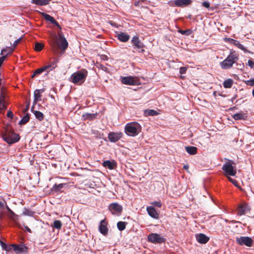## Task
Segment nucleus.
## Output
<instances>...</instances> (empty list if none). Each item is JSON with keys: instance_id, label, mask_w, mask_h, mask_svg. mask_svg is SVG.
I'll return each instance as SVG.
<instances>
[{"instance_id": "obj_19", "label": "nucleus", "mask_w": 254, "mask_h": 254, "mask_svg": "<svg viewBox=\"0 0 254 254\" xmlns=\"http://www.w3.org/2000/svg\"><path fill=\"white\" fill-rule=\"evenodd\" d=\"M191 0H175V5L179 7L188 5L190 4Z\"/></svg>"}, {"instance_id": "obj_44", "label": "nucleus", "mask_w": 254, "mask_h": 254, "mask_svg": "<svg viewBox=\"0 0 254 254\" xmlns=\"http://www.w3.org/2000/svg\"><path fill=\"white\" fill-rule=\"evenodd\" d=\"M187 70V67H181L180 68V73L181 74H185L186 72V71Z\"/></svg>"}, {"instance_id": "obj_20", "label": "nucleus", "mask_w": 254, "mask_h": 254, "mask_svg": "<svg viewBox=\"0 0 254 254\" xmlns=\"http://www.w3.org/2000/svg\"><path fill=\"white\" fill-rule=\"evenodd\" d=\"M13 250L16 253H23L26 250V247L21 245L12 244Z\"/></svg>"}, {"instance_id": "obj_46", "label": "nucleus", "mask_w": 254, "mask_h": 254, "mask_svg": "<svg viewBox=\"0 0 254 254\" xmlns=\"http://www.w3.org/2000/svg\"><path fill=\"white\" fill-rule=\"evenodd\" d=\"M7 55L4 56L2 55L1 57H0V67H1L3 62H4V60L6 58Z\"/></svg>"}, {"instance_id": "obj_48", "label": "nucleus", "mask_w": 254, "mask_h": 254, "mask_svg": "<svg viewBox=\"0 0 254 254\" xmlns=\"http://www.w3.org/2000/svg\"><path fill=\"white\" fill-rule=\"evenodd\" d=\"M6 208L7 211H8V212L10 214V215H11L10 217H11L12 216L15 215L14 213L11 210V209L7 205H6Z\"/></svg>"}, {"instance_id": "obj_53", "label": "nucleus", "mask_w": 254, "mask_h": 254, "mask_svg": "<svg viewBox=\"0 0 254 254\" xmlns=\"http://www.w3.org/2000/svg\"><path fill=\"white\" fill-rule=\"evenodd\" d=\"M180 33H181L182 34H187V35H188L189 34V33H187L188 31H185V30H180Z\"/></svg>"}, {"instance_id": "obj_10", "label": "nucleus", "mask_w": 254, "mask_h": 254, "mask_svg": "<svg viewBox=\"0 0 254 254\" xmlns=\"http://www.w3.org/2000/svg\"><path fill=\"white\" fill-rule=\"evenodd\" d=\"M122 83L128 85H135L138 82V80L136 77L129 76L121 77Z\"/></svg>"}, {"instance_id": "obj_38", "label": "nucleus", "mask_w": 254, "mask_h": 254, "mask_svg": "<svg viewBox=\"0 0 254 254\" xmlns=\"http://www.w3.org/2000/svg\"><path fill=\"white\" fill-rule=\"evenodd\" d=\"M44 46V45L43 43H36L35 45L34 49L37 52H40L43 49Z\"/></svg>"}, {"instance_id": "obj_40", "label": "nucleus", "mask_w": 254, "mask_h": 254, "mask_svg": "<svg viewBox=\"0 0 254 254\" xmlns=\"http://www.w3.org/2000/svg\"><path fill=\"white\" fill-rule=\"evenodd\" d=\"M34 212L31 211L30 209L24 208V210L23 212V214L24 215L27 216H32L33 215Z\"/></svg>"}, {"instance_id": "obj_24", "label": "nucleus", "mask_w": 254, "mask_h": 254, "mask_svg": "<svg viewBox=\"0 0 254 254\" xmlns=\"http://www.w3.org/2000/svg\"><path fill=\"white\" fill-rule=\"evenodd\" d=\"M44 17L45 19V20L47 21H49L51 23L53 24H55L56 25L59 26V23L56 21V20L53 17L51 16V15L44 13L43 14Z\"/></svg>"}, {"instance_id": "obj_54", "label": "nucleus", "mask_w": 254, "mask_h": 254, "mask_svg": "<svg viewBox=\"0 0 254 254\" xmlns=\"http://www.w3.org/2000/svg\"><path fill=\"white\" fill-rule=\"evenodd\" d=\"M25 229L29 232L31 233V229L27 226H25Z\"/></svg>"}, {"instance_id": "obj_47", "label": "nucleus", "mask_w": 254, "mask_h": 254, "mask_svg": "<svg viewBox=\"0 0 254 254\" xmlns=\"http://www.w3.org/2000/svg\"><path fill=\"white\" fill-rule=\"evenodd\" d=\"M248 65L251 67L253 68L254 66V62L251 60H249L248 62Z\"/></svg>"}, {"instance_id": "obj_18", "label": "nucleus", "mask_w": 254, "mask_h": 254, "mask_svg": "<svg viewBox=\"0 0 254 254\" xmlns=\"http://www.w3.org/2000/svg\"><path fill=\"white\" fill-rule=\"evenodd\" d=\"M195 237L197 242L200 244H205L209 240V238L202 233L196 234Z\"/></svg>"}, {"instance_id": "obj_35", "label": "nucleus", "mask_w": 254, "mask_h": 254, "mask_svg": "<svg viewBox=\"0 0 254 254\" xmlns=\"http://www.w3.org/2000/svg\"><path fill=\"white\" fill-rule=\"evenodd\" d=\"M144 114L147 116H156L158 115L157 111L154 110L148 109L144 111Z\"/></svg>"}, {"instance_id": "obj_45", "label": "nucleus", "mask_w": 254, "mask_h": 254, "mask_svg": "<svg viewBox=\"0 0 254 254\" xmlns=\"http://www.w3.org/2000/svg\"><path fill=\"white\" fill-rule=\"evenodd\" d=\"M228 178L229 181L230 182H231L234 185H235V186H237L238 182L236 180L232 179L230 177H228Z\"/></svg>"}, {"instance_id": "obj_32", "label": "nucleus", "mask_w": 254, "mask_h": 254, "mask_svg": "<svg viewBox=\"0 0 254 254\" xmlns=\"http://www.w3.org/2000/svg\"><path fill=\"white\" fill-rule=\"evenodd\" d=\"M30 119V115L27 114L26 115H25L22 119L19 121V125H24L26 124Z\"/></svg>"}, {"instance_id": "obj_8", "label": "nucleus", "mask_w": 254, "mask_h": 254, "mask_svg": "<svg viewBox=\"0 0 254 254\" xmlns=\"http://www.w3.org/2000/svg\"><path fill=\"white\" fill-rule=\"evenodd\" d=\"M236 241L237 244L241 246H246L248 247H251L253 244V240L249 237H236Z\"/></svg>"}, {"instance_id": "obj_12", "label": "nucleus", "mask_w": 254, "mask_h": 254, "mask_svg": "<svg viewBox=\"0 0 254 254\" xmlns=\"http://www.w3.org/2000/svg\"><path fill=\"white\" fill-rule=\"evenodd\" d=\"M109 210L113 214H120L122 211V206L118 203H111L109 206Z\"/></svg>"}, {"instance_id": "obj_23", "label": "nucleus", "mask_w": 254, "mask_h": 254, "mask_svg": "<svg viewBox=\"0 0 254 254\" xmlns=\"http://www.w3.org/2000/svg\"><path fill=\"white\" fill-rule=\"evenodd\" d=\"M34 106H33L31 108V111L34 114L36 118L39 121H42L44 119V114L38 111L34 110Z\"/></svg>"}, {"instance_id": "obj_56", "label": "nucleus", "mask_w": 254, "mask_h": 254, "mask_svg": "<svg viewBox=\"0 0 254 254\" xmlns=\"http://www.w3.org/2000/svg\"><path fill=\"white\" fill-rule=\"evenodd\" d=\"M184 168L186 170H187L189 169V166L185 165L184 166Z\"/></svg>"}, {"instance_id": "obj_6", "label": "nucleus", "mask_w": 254, "mask_h": 254, "mask_svg": "<svg viewBox=\"0 0 254 254\" xmlns=\"http://www.w3.org/2000/svg\"><path fill=\"white\" fill-rule=\"evenodd\" d=\"M3 139L9 144H11L17 142L19 139V135L10 130H6L2 133Z\"/></svg>"}, {"instance_id": "obj_43", "label": "nucleus", "mask_w": 254, "mask_h": 254, "mask_svg": "<svg viewBox=\"0 0 254 254\" xmlns=\"http://www.w3.org/2000/svg\"><path fill=\"white\" fill-rule=\"evenodd\" d=\"M21 39L22 38L21 37L18 39L17 40H15L13 44V47L12 48L14 49L17 46V45L20 43V41L21 40Z\"/></svg>"}, {"instance_id": "obj_11", "label": "nucleus", "mask_w": 254, "mask_h": 254, "mask_svg": "<svg viewBox=\"0 0 254 254\" xmlns=\"http://www.w3.org/2000/svg\"><path fill=\"white\" fill-rule=\"evenodd\" d=\"M250 210L248 205L246 203L240 204L237 208V214L239 216L245 215Z\"/></svg>"}, {"instance_id": "obj_3", "label": "nucleus", "mask_w": 254, "mask_h": 254, "mask_svg": "<svg viewBox=\"0 0 254 254\" xmlns=\"http://www.w3.org/2000/svg\"><path fill=\"white\" fill-rule=\"evenodd\" d=\"M141 128V126L138 123L132 122L126 125L125 131L128 136H135L140 132Z\"/></svg>"}, {"instance_id": "obj_26", "label": "nucleus", "mask_w": 254, "mask_h": 254, "mask_svg": "<svg viewBox=\"0 0 254 254\" xmlns=\"http://www.w3.org/2000/svg\"><path fill=\"white\" fill-rule=\"evenodd\" d=\"M103 165L104 167H107L108 169L112 170V169H114V168L116 166V164L113 162H111L109 160H106V161H104V162L103 163Z\"/></svg>"}, {"instance_id": "obj_29", "label": "nucleus", "mask_w": 254, "mask_h": 254, "mask_svg": "<svg viewBox=\"0 0 254 254\" xmlns=\"http://www.w3.org/2000/svg\"><path fill=\"white\" fill-rule=\"evenodd\" d=\"M246 117L247 116L245 115V114L242 113L235 114L233 116V118L235 120H245Z\"/></svg>"}, {"instance_id": "obj_41", "label": "nucleus", "mask_w": 254, "mask_h": 254, "mask_svg": "<svg viewBox=\"0 0 254 254\" xmlns=\"http://www.w3.org/2000/svg\"><path fill=\"white\" fill-rule=\"evenodd\" d=\"M245 83L247 85L254 86V78L247 80L245 81Z\"/></svg>"}, {"instance_id": "obj_9", "label": "nucleus", "mask_w": 254, "mask_h": 254, "mask_svg": "<svg viewBox=\"0 0 254 254\" xmlns=\"http://www.w3.org/2000/svg\"><path fill=\"white\" fill-rule=\"evenodd\" d=\"M131 42L133 46V48L138 52L143 53L144 52V50L143 49L144 47V45L140 41L137 36L133 37L131 40Z\"/></svg>"}, {"instance_id": "obj_57", "label": "nucleus", "mask_w": 254, "mask_h": 254, "mask_svg": "<svg viewBox=\"0 0 254 254\" xmlns=\"http://www.w3.org/2000/svg\"><path fill=\"white\" fill-rule=\"evenodd\" d=\"M252 93H253V96L254 97V89L253 90Z\"/></svg>"}, {"instance_id": "obj_4", "label": "nucleus", "mask_w": 254, "mask_h": 254, "mask_svg": "<svg viewBox=\"0 0 254 254\" xmlns=\"http://www.w3.org/2000/svg\"><path fill=\"white\" fill-rule=\"evenodd\" d=\"M238 59L239 57L235 53H231L223 62L220 63L221 67L223 69H229Z\"/></svg>"}, {"instance_id": "obj_2", "label": "nucleus", "mask_w": 254, "mask_h": 254, "mask_svg": "<svg viewBox=\"0 0 254 254\" xmlns=\"http://www.w3.org/2000/svg\"><path fill=\"white\" fill-rule=\"evenodd\" d=\"M87 75V70L82 68L72 73L70 77V81L75 84L81 85L85 81Z\"/></svg>"}, {"instance_id": "obj_15", "label": "nucleus", "mask_w": 254, "mask_h": 254, "mask_svg": "<svg viewBox=\"0 0 254 254\" xmlns=\"http://www.w3.org/2000/svg\"><path fill=\"white\" fill-rule=\"evenodd\" d=\"M225 41L226 42H229L230 44L236 46L240 49L243 50V51L246 52L247 51L246 49L244 46L240 43L238 41L235 40L232 38H226Z\"/></svg>"}, {"instance_id": "obj_28", "label": "nucleus", "mask_w": 254, "mask_h": 254, "mask_svg": "<svg viewBox=\"0 0 254 254\" xmlns=\"http://www.w3.org/2000/svg\"><path fill=\"white\" fill-rule=\"evenodd\" d=\"M186 150L190 155H194L197 153V148L194 146H187Z\"/></svg>"}, {"instance_id": "obj_1", "label": "nucleus", "mask_w": 254, "mask_h": 254, "mask_svg": "<svg viewBox=\"0 0 254 254\" xmlns=\"http://www.w3.org/2000/svg\"><path fill=\"white\" fill-rule=\"evenodd\" d=\"M50 43L54 49H61L62 51L66 50L68 47V42L61 34L57 35L52 34L50 36Z\"/></svg>"}, {"instance_id": "obj_27", "label": "nucleus", "mask_w": 254, "mask_h": 254, "mask_svg": "<svg viewBox=\"0 0 254 254\" xmlns=\"http://www.w3.org/2000/svg\"><path fill=\"white\" fill-rule=\"evenodd\" d=\"M5 108V94L2 88L0 91V107Z\"/></svg>"}, {"instance_id": "obj_5", "label": "nucleus", "mask_w": 254, "mask_h": 254, "mask_svg": "<svg viewBox=\"0 0 254 254\" xmlns=\"http://www.w3.org/2000/svg\"><path fill=\"white\" fill-rule=\"evenodd\" d=\"M235 163L231 160H228L223 165L222 169L225 173L226 175L234 176L237 171L235 167Z\"/></svg>"}, {"instance_id": "obj_59", "label": "nucleus", "mask_w": 254, "mask_h": 254, "mask_svg": "<svg viewBox=\"0 0 254 254\" xmlns=\"http://www.w3.org/2000/svg\"><path fill=\"white\" fill-rule=\"evenodd\" d=\"M237 222L235 221H233V223H237Z\"/></svg>"}, {"instance_id": "obj_25", "label": "nucleus", "mask_w": 254, "mask_h": 254, "mask_svg": "<svg viewBox=\"0 0 254 254\" xmlns=\"http://www.w3.org/2000/svg\"><path fill=\"white\" fill-rule=\"evenodd\" d=\"M51 0H31L32 3L39 5H45L50 2Z\"/></svg>"}, {"instance_id": "obj_37", "label": "nucleus", "mask_w": 254, "mask_h": 254, "mask_svg": "<svg viewBox=\"0 0 254 254\" xmlns=\"http://www.w3.org/2000/svg\"><path fill=\"white\" fill-rule=\"evenodd\" d=\"M62 226V222L60 220H55L53 224L52 225V226L57 229H61Z\"/></svg>"}, {"instance_id": "obj_17", "label": "nucleus", "mask_w": 254, "mask_h": 254, "mask_svg": "<svg viewBox=\"0 0 254 254\" xmlns=\"http://www.w3.org/2000/svg\"><path fill=\"white\" fill-rule=\"evenodd\" d=\"M146 210L150 217L156 219H158L159 214L153 206L147 207Z\"/></svg>"}, {"instance_id": "obj_14", "label": "nucleus", "mask_w": 254, "mask_h": 254, "mask_svg": "<svg viewBox=\"0 0 254 254\" xmlns=\"http://www.w3.org/2000/svg\"><path fill=\"white\" fill-rule=\"evenodd\" d=\"M45 91L44 88L41 89H36L34 92V101L33 106H35L37 102L41 100V94Z\"/></svg>"}, {"instance_id": "obj_58", "label": "nucleus", "mask_w": 254, "mask_h": 254, "mask_svg": "<svg viewBox=\"0 0 254 254\" xmlns=\"http://www.w3.org/2000/svg\"><path fill=\"white\" fill-rule=\"evenodd\" d=\"M138 2H136V3H135V6L138 5Z\"/></svg>"}, {"instance_id": "obj_7", "label": "nucleus", "mask_w": 254, "mask_h": 254, "mask_svg": "<svg viewBox=\"0 0 254 254\" xmlns=\"http://www.w3.org/2000/svg\"><path fill=\"white\" fill-rule=\"evenodd\" d=\"M148 241L153 244H162L166 241V239L161 235L151 233L147 237Z\"/></svg>"}, {"instance_id": "obj_55", "label": "nucleus", "mask_w": 254, "mask_h": 254, "mask_svg": "<svg viewBox=\"0 0 254 254\" xmlns=\"http://www.w3.org/2000/svg\"><path fill=\"white\" fill-rule=\"evenodd\" d=\"M29 105H27L26 107V109L24 110V112H26L27 111H28V110L29 109Z\"/></svg>"}, {"instance_id": "obj_30", "label": "nucleus", "mask_w": 254, "mask_h": 254, "mask_svg": "<svg viewBox=\"0 0 254 254\" xmlns=\"http://www.w3.org/2000/svg\"><path fill=\"white\" fill-rule=\"evenodd\" d=\"M223 84L225 88H231L233 84V80L232 79H228L224 81Z\"/></svg>"}, {"instance_id": "obj_16", "label": "nucleus", "mask_w": 254, "mask_h": 254, "mask_svg": "<svg viewBox=\"0 0 254 254\" xmlns=\"http://www.w3.org/2000/svg\"><path fill=\"white\" fill-rule=\"evenodd\" d=\"M107 222L105 220H102L100 222V224L99 227V232L104 235H105L107 234L108 231V229L107 227Z\"/></svg>"}, {"instance_id": "obj_31", "label": "nucleus", "mask_w": 254, "mask_h": 254, "mask_svg": "<svg viewBox=\"0 0 254 254\" xmlns=\"http://www.w3.org/2000/svg\"><path fill=\"white\" fill-rule=\"evenodd\" d=\"M45 71V70L44 66L42 67L41 68L37 69L34 71V72L31 75V78H34L36 75L40 74Z\"/></svg>"}, {"instance_id": "obj_33", "label": "nucleus", "mask_w": 254, "mask_h": 254, "mask_svg": "<svg viewBox=\"0 0 254 254\" xmlns=\"http://www.w3.org/2000/svg\"><path fill=\"white\" fill-rule=\"evenodd\" d=\"M127 222L123 221H119L117 223V227L120 231H123L126 229Z\"/></svg>"}, {"instance_id": "obj_21", "label": "nucleus", "mask_w": 254, "mask_h": 254, "mask_svg": "<svg viewBox=\"0 0 254 254\" xmlns=\"http://www.w3.org/2000/svg\"><path fill=\"white\" fill-rule=\"evenodd\" d=\"M117 37L120 41L123 42H126L128 41L130 38L129 35L124 32H121L118 34Z\"/></svg>"}, {"instance_id": "obj_22", "label": "nucleus", "mask_w": 254, "mask_h": 254, "mask_svg": "<svg viewBox=\"0 0 254 254\" xmlns=\"http://www.w3.org/2000/svg\"><path fill=\"white\" fill-rule=\"evenodd\" d=\"M57 66V61L54 60L52 61L49 64L44 66L45 71H47V74H48L49 72L54 69Z\"/></svg>"}, {"instance_id": "obj_34", "label": "nucleus", "mask_w": 254, "mask_h": 254, "mask_svg": "<svg viewBox=\"0 0 254 254\" xmlns=\"http://www.w3.org/2000/svg\"><path fill=\"white\" fill-rule=\"evenodd\" d=\"M64 185H65V184H55L53 187L52 190L57 192L59 191L63 188Z\"/></svg>"}, {"instance_id": "obj_50", "label": "nucleus", "mask_w": 254, "mask_h": 254, "mask_svg": "<svg viewBox=\"0 0 254 254\" xmlns=\"http://www.w3.org/2000/svg\"><path fill=\"white\" fill-rule=\"evenodd\" d=\"M12 245H10L9 246H6V248H5V250L8 252L10 251L11 250L13 249V246H12Z\"/></svg>"}, {"instance_id": "obj_52", "label": "nucleus", "mask_w": 254, "mask_h": 254, "mask_svg": "<svg viewBox=\"0 0 254 254\" xmlns=\"http://www.w3.org/2000/svg\"><path fill=\"white\" fill-rule=\"evenodd\" d=\"M13 116V113H12V112L11 111H9L7 112V116L8 117L12 118Z\"/></svg>"}, {"instance_id": "obj_42", "label": "nucleus", "mask_w": 254, "mask_h": 254, "mask_svg": "<svg viewBox=\"0 0 254 254\" xmlns=\"http://www.w3.org/2000/svg\"><path fill=\"white\" fill-rule=\"evenodd\" d=\"M151 204L154 206L159 208L162 206V203L160 201H154L151 202Z\"/></svg>"}, {"instance_id": "obj_13", "label": "nucleus", "mask_w": 254, "mask_h": 254, "mask_svg": "<svg viewBox=\"0 0 254 254\" xmlns=\"http://www.w3.org/2000/svg\"><path fill=\"white\" fill-rule=\"evenodd\" d=\"M123 136L121 132H110L108 134V138L110 141L116 142L120 140Z\"/></svg>"}, {"instance_id": "obj_51", "label": "nucleus", "mask_w": 254, "mask_h": 254, "mask_svg": "<svg viewBox=\"0 0 254 254\" xmlns=\"http://www.w3.org/2000/svg\"><path fill=\"white\" fill-rule=\"evenodd\" d=\"M0 244L2 248L5 250V248H6L7 245L2 241H0Z\"/></svg>"}, {"instance_id": "obj_36", "label": "nucleus", "mask_w": 254, "mask_h": 254, "mask_svg": "<svg viewBox=\"0 0 254 254\" xmlns=\"http://www.w3.org/2000/svg\"><path fill=\"white\" fill-rule=\"evenodd\" d=\"M14 50V48L11 47H6L5 49H2L1 51V55H4L5 52H7V54H11Z\"/></svg>"}, {"instance_id": "obj_39", "label": "nucleus", "mask_w": 254, "mask_h": 254, "mask_svg": "<svg viewBox=\"0 0 254 254\" xmlns=\"http://www.w3.org/2000/svg\"><path fill=\"white\" fill-rule=\"evenodd\" d=\"M4 212V204L0 201V219H1Z\"/></svg>"}, {"instance_id": "obj_49", "label": "nucleus", "mask_w": 254, "mask_h": 254, "mask_svg": "<svg viewBox=\"0 0 254 254\" xmlns=\"http://www.w3.org/2000/svg\"><path fill=\"white\" fill-rule=\"evenodd\" d=\"M202 5L203 6L206 8H209L210 6L209 3L208 1H203L202 3Z\"/></svg>"}]
</instances>
